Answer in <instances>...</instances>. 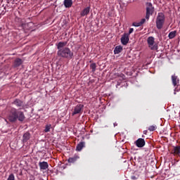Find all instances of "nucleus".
<instances>
[{
	"instance_id": "obj_1",
	"label": "nucleus",
	"mask_w": 180,
	"mask_h": 180,
	"mask_svg": "<svg viewBox=\"0 0 180 180\" xmlns=\"http://www.w3.org/2000/svg\"><path fill=\"white\" fill-rule=\"evenodd\" d=\"M7 119L11 123H16V122H24L26 117L25 112L15 108H11L8 112Z\"/></svg>"
},
{
	"instance_id": "obj_2",
	"label": "nucleus",
	"mask_w": 180,
	"mask_h": 180,
	"mask_svg": "<svg viewBox=\"0 0 180 180\" xmlns=\"http://www.w3.org/2000/svg\"><path fill=\"white\" fill-rule=\"evenodd\" d=\"M57 54L58 57H62V58H72L74 57V53L71 51V49L68 47H65L62 49L58 51Z\"/></svg>"
},
{
	"instance_id": "obj_3",
	"label": "nucleus",
	"mask_w": 180,
	"mask_h": 180,
	"mask_svg": "<svg viewBox=\"0 0 180 180\" xmlns=\"http://www.w3.org/2000/svg\"><path fill=\"white\" fill-rule=\"evenodd\" d=\"M164 23H165V15L162 13H158V16L156 18V27L159 30L164 26Z\"/></svg>"
},
{
	"instance_id": "obj_4",
	"label": "nucleus",
	"mask_w": 180,
	"mask_h": 180,
	"mask_svg": "<svg viewBox=\"0 0 180 180\" xmlns=\"http://www.w3.org/2000/svg\"><path fill=\"white\" fill-rule=\"evenodd\" d=\"M147 43L150 50H158V44H155V39L153 37H148Z\"/></svg>"
},
{
	"instance_id": "obj_5",
	"label": "nucleus",
	"mask_w": 180,
	"mask_h": 180,
	"mask_svg": "<svg viewBox=\"0 0 180 180\" xmlns=\"http://www.w3.org/2000/svg\"><path fill=\"white\" fill-rule=\"evenodd\" d=\"M154 13V6H153V4L146 3V19L148 20L150 19V16H151Z\"/></svg>"
},
{
	"instance_id": "obj_6",
	"label": "nucleus",
	"mask_w": 180,
	"mask_h": 180,
	"mask_svg": "<svg viewBox=\"0 0 180 180\" xmlns=\"http://www.w3.org/2000/svg\"><path fill=\"white\" fill-rule=\"evenodd\" d=\"M12 104L15 105L17 108H20V109H25V103L19 98L15 99Z\"/></svg>"
},
{
	"instance_id": "obj_7",
	"label": "nucleus",
	"mask_w": 180,
	"mask_h": 180,
	"mask_svg": "<svg viewBox=\"0 0 180 180\" xmlns=\"http://www.w3.org/2000/svg\"><path fill=\"white\" fill-rule=\"evenodd\" d=\"M129 40H130L129 34L124 33L122 35V37H121V43H122V44L123 46L127 45V44L129 43Z\"/></svg>"
},
{
	"instance_id": "obj_8",
	"label": "nucleus",
	"mask_w": 180,
	"mask_h": 180,
	"mask_svg": "<svg viewBox=\"0 0 180 180\" xmlns=\"http://www.w3.org/2000/svg\"><path fill=\"white\" fill-rule=\"evenodd\" d=\"M82 109H84V105L79 104L77 106H75L74 111L72 114V116H75V115H78L79 113H82Z\"/></svg>"
},
{
	"instance_id": "obj_9",
	"label": "nucleus",
	"mask_w": 180,
	"mask_h": 180,
	"mask_svg": "<svg viewBox=\"0 0 180 180\" xmlns=\"http://www.w3.org/2000/svg\"><path fill=\"white\" fill-rule=\"evenodd\" d=\"M135 144L136 147L141 148L146 146V141H144V139L139 138L135 141Z\"/></svg>"
},
{
	"instance_id": "obj_10",
	"label": "nucleus",
	"mask_w": 180,
	"mask_h": 180,
	"mask_svg": "<svg viewBox=\"0 0 180 180\" xmlns=\"http://www.w3.org/2000/svg\"><path fill=\"white\" fill-rule=\"evenodd\" d=\"M172 82L174 86H176L179 84V79H178V76L174 75L172 76Z\"/></svg>"
},
{
	"instance_id": "obj_11",
	"label": "nucleus",
	"mask_w": 180,
	"mask_h": 180,
	"mask_svg": "<svg viewBox=\"0 0 180 180\" xmlns=\"http://www.w3.org/2000/svg\"><path fill=\"white\" fill-rule=\"evenodd\" d=\"M30 140V132H25L22 136V142L23 143H27Z\"/></svg>"
},
{
	"instance_id": "obj_12",
	"label": "nucleus",
	"mask_w": 180,
	"mask_h": 180,
	"mask_svg": "<svg viewBox=\"0 0 180 180\" xmlns=\"http://www.w3.org/2000/svg\"><path fill=\"white\" fill-rule=\"evenodd\" d=\"M79 160V157L77 155H75L73 157L70 158L68 161L70 164H74V162H77Z\"/></svg>"
},
{
	"instance_id": "obj_13",
	"label": "nucleus",
	"mask_w": 180,
	"mask_h": 180,
	"mask_svg": "<svg viewBox=\"0 0 180 180\" xmlns=\"http://www.w3.org/2000/svg\"><path fill=\"white\" fill-rule=\"evenodd\" d=\"M91 12V6L85 8L80 13L81 16H86Z\"/></svg>"
},
{
	"instance_id": "obj_14",
	"label": "nucleus",
	"mask_w": 180,
	"mask_h": 180,
	"mask_svg": "<svg viewBox=\"0 0 180 180\" xmlns=\"http://www.w3.org/2000/svg\"><path fill=\"white\" fill-rule=\"evenodd\" d=\"M23 64V60L22 59L18 58L14 60V67L17 68V67H20Z\"/></svg>"
},
{
	"instance_id": "obj_15",
	"label": "nucleus",
	"mask_w": 180,
	"mask_h": 180,
	"mask_svg": "<svg viewBox=\"0 0 180 180\" xmlns=\"http://www.w3.org/2000/svg\"><path fill=\"white\" fill-rule=\"evenodd\" d=\"M39 166L40 169H47L49 168V163L47 162H39Z\"/></svg>"
},
{
	"instance_id": "obj_16",
	"label": "nucleus",
	"mask_w": 180,
	"mask_h": 180,
	"mask_svg": "<svg viewBox=\"0 0 180 180\" xmlns=\"http://www.w3.org/2000/svg\"><path fill=\"white\" fill-rule=\"evenodd\" d=\"M67 46V41H60L57 45L58 50H63Z\"/></svg>"
},
{
	"instance_id": "obj_17",
	"label": "nucleus",
	"mask_w": 180,
	"mask_h": 180,
	"mask_svg": "<svg viewBox=\"0 0 180 180\" xmlns=\"http://www.w3.org/2000/svg\"><path fill=\"white\" fill-rule=\"evenodd\" d=\"M123 51V47L122 46H117L114 49V54H119L120 53H122Z\"/></svg>"
},
{
	"instance_id": "obj_18",
	"label": "nucleus",
	"mask_w": 180,
	"mask_h": 180,
	"mask_svg": "<svg viewBox=\"0 0 180 180\" xmlns=\"http://www.w3.org/2000/svg\"><path fill=\"white\" fill-rule=\"evenodd\" d=\"M84 147H85V142H84V141L80 142L76 146V150H77V151H81Z\"/></svg>"
},
{
	"instance_id": "obj_19",
	"label": "nucleus",
	"mask_w": 180,
	"mask_h": 180,
	"mask_svg": "<svg viewBox=\"0 0 180 180\" xmlns=\"http://www.w3.org/2000/svg\"><path fill=\"white\" fill-rule=\"evenodd\" d=\"M64 6L66 8H71L72 6V0H64Z\"/></svg>"
},
{
	"instance_id": "obj_20",
	"label": "nucleus",
	"mask_w": 180,
	"mask_h": 180,
	"mask_svg": "<svg viewBox=\"0 0 180 180\" xmlns=\"http://www.w3.org/2000/svg\"><path fill=\"white\" fill-rule=\"evenodd\" d=\"M174 154L176 155H179L180 154V146H174Z\"/></svg>"
},
{
	"instance_id": "obj_21",
	"label": "nucleus",
	"mask_w": 180,
	"mask_h": 180,
	"mask_svg": "<svg viewBox=\"0 0 180 180\" xmlns=\"http://www.w3.org/2000/svg\"><path fill=\"white\" fill-rule=\"evenodd\" d=\"M176 36V31H172L169 33V39H174Z\"/></svg>"
},
{
	"instance_id": "obj_22",
	"label": "nucleus",
	"mask_w": 180,
	"mask_h": 180,
	"mask_svg": "<svg viewBox=\"0 0 180 180\" xmlns=\"http://www.w3.org/2000/svg\"><path fill=\"white\" fill-rule=\"evenodd\" d=\"M90 68L91 69L92 72H95L96 71V63H91L90 65Z\"/></svg>"
},
{
	"instance_id": "obj_23",
	"label": "nucleus",
	"mask_w": 180,
	"mask_h": 180,
	"mask_svg": "<svg viewBox=\"0 0 180 180\" xmlns=\"http://www.w3.org/2000/svg\"><path fill=\"white\" fill-rule=\"evenodd\" d=\"M148 130L149 131H154L155 130H157V125H151L148 127Z\"/></svg>"
},
{
	"instance_id": "obj_24",
	"label": "nucleus",
	"mask_w": 180,
	"mask_h": 180,
	"mask_svg": "<svg viewBox=\"0 0 180 180\" xmlns=\"http://www.w3.org/2000/svg\"><path fill=\"white\" fill-rule=\"evenodd\" d=\"M51 129V124H46L45 127L44 132L49 133V131H50Z\"/></svg>"
},
{
	"instance_id": "obj_25",
	"label": "nucleus",
	"mask_w": 180,
	"mask_h": 180,
	"mask_svg": "<svg viewBox=\"0 0 180 180\" xmlns=\"http://www.w3.org/2000/svg\"><path fill=\"white\" fill-rule=\"evenodd\" d=\"M176 87L174 89V95H176V92H179L180 91V85L177 84L176 85Z\"/></svg>"
},
{
	"instance_id": "obj_26",
	"label": "nucleus",
	"mask_w": 180,
	"mask_h": 180,
	"mask_svg": "<svg viewBox=\"0 0 180 180\" xmlns=\"http://www.w3.org/2000/svg\"><path fill=\"white\" fill-rule=\"evenodd\" d=\"M7 180H15V174H11L8 176Z\"/></svg>"
},
{
	"instance_id": "obj_27",
	"label": "nucleus",
	"mask_w": 180,
	"mask_h": 180,
	"mask_svg": "<svg viewBox=\"0 0 180 180\" xmlns=\"http://www.w3.org/2000/svg\"><path fill=\"white\" fill-rule=\"evenodd\" d=\"M132 26H134L135 27H139V26H141V22H133Z\"/></svg>"
},
{
	"instance_id": "obj_28",
	"label": "nucleus",
	"mask_w": 180,
	"mask_h": 180,
	"mask_svg": "<svg viewBox=\"0 0 180 180\" xmlns=\"http://www.w3.org/2000/svg\"><path fill=\"white\" fill-rule=\"evenodd\" d=\"M133 32H134V29L133 28H130L129 33H126L127 34H129V36H130V34H131V33H133Z\"/></svg>"
},
{
	"instance_id": "obj_29",
	"label": "nucleus",
	"mask_w": 180,
	"mask_h": 180,
	"mask_svg": "<svg viewBox=\"0 0 180 180\" xmlns=\"http://www.w3.org/2000/svg\"><path fill=\"white\" fill-rule=\"evenodd\" d=\"M139 23H141V25H144V23H146V18L141 19Z\"/></svg>"
},
{
	"instance_id": "obj_30",
	"label": "nucleus",
	"mask_w": 180,
	"mask_h": 180,
	"mask_svg": "<svg viewBox=\"0 0 180 180\" xmlns=\"http://www.w3.org/2000/svg\"><path fill=\"white\" fill-rule=\"evenodd\" d=\"M147 133H148V131H147V130H144V131H143V134H147Z\"/></svg>"
},
{
	"instance_id": "obj_31",
	"label": "nucleus",
	"mask_w": 180,
	"mask_h": 180,
	"mask_svg": "<svg viewBox=\"0 0 180 180\" xmlns=\"http://www.w3.org/2000/svg\"><path fill=\"white\" fill-rule=\"evenodd\" d=\"M131 179H136V176H131Z\"/></svg>"
},
{
	"instance_id": "obj_32",
	"label": "nucleus",
	"mask_w": 180,
	"mask_h": 180,
	"mask_svg": "<svg viewBox=\"0 0 180 180\" xmlns=\"http://www.w3.org/2000/svg\"><path fill=\"white\" fill-rule=\"evenodd\" d=\"M30 180H34V177L32 176V178Z\"/></svg>"
}]
</instances>
